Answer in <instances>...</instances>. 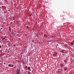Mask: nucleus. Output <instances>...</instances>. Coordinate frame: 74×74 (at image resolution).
Here are the masks:
<instances>
[{"label": "nucleus", "instance_id": "1", "mask_svg": "<svg viewBox=\"0 0 74 74\" xmlns=\"http://www.w3.org/2000/svg\"><path fill=\"white\" fill-rule=\"evenodd\" d=\"M53 55L54 57H56L58 56V53L56 52H55L53 54Z\"/></svg>", "mask_w": 74, "mask_h": 74}, {"label": "nucleus", "instance_id": "2", "mask_svg": "<svg viewBox=\"0 0 74 74\" xmlns=\"http://www.w3.org/2000/svg\"><path fill=\"white\" fill-rule=\"evenodd\" d=\"M14 66V65H12L11 64H9L8 65V67H13Z\"/></svg>", "mask_w": 74, "mask_h": 74}, {"label": "nucleus", "instance_id": "3", "mask_svg": "<svg viewBox=\"0 0 74 74\" xmlns=\"http://www.w3.org/2000/svg\"><path fill=\"white\" fill-rule=\"evenodd\" d=\"M17 74H20V70H18L17 72Z\"/></svg>", "mask_w": 74, "mask_h": 74}, {"label": "nucleus", "instance_id": "4", "mask_svg": "<svg viewBox=\"0 0 74 74\" xmlns=\"http://www.w3.org/2000/svg\"><path fill=\"white\" fill-rule=\"evenodd\" d=\"M4 54H3L2 53H1V56H4Z\"/></svg>", "mask_w": 74, "mask_h": 74}, {"label": "nucleus", "instance_id": "5", "mask_svg": "<svg viewBox=\"0 0 74 74\" xmlns=\"http://www.w3.org/2000/svg\"><path fill=\"white\" fill-rule=\"evenodd\" d=\"M30 66H29L28 67V70H30Z\"/></svg>", "mask_w": 74, "mask_h": 74}, {"label": "nucleus", "instance_id": "6", "mask_svg": "<svg viewBox=\"0 0 74 74\" xmlns=\"http://www.w3.org/2000/svg\"><path fill=\"white\" fill-rule=\"evenodd\" d=\"M26 27H27V29H29V27H28V26H27Z\"/></svg>", "mask_w": 74, "mask_h": 74}, {"label": "nucleus", "instance_id": "7", "mask_svg": "<svg viewBox=\"0 0 74 74\" xmlns=\"http://www.w3.org/2000/svg\"><path fill=\"white\" fill-rule=\"evenodd\" d=\"M9 30H11V28L10 27H9Z\"/></svg>", "mask_w": 74, "mask_h": 74}, {"label": "nucleus", "instance_id": "8", "mask_svg": "<svg viewBox=\"0 0 74 74\" xmlns=\"http://www.w3.org/2000/svg\"><path fill=\"white\" fill-rule=\"evenodd\" d=\"M25 69H27V66H26L25 67Z\"/></svg>", "mask_w": 74, "mask_h": 74}, {"label": "nucleus", "instance_id": "9", "mask_svg": "<svg viewBox=\"0 0 74 74\" xmlns=\"http://www.w3.org/2000/svg\"><path fill=\"white\" fill-rule=\"evenodd\" d=\"M71 44L72 45H73V43H71Z\"/></svg>", "mask_w": 74, "mask_h": 74}, {"label": "nucleus", "instance_id": "10", "mask_svg": "<svg viewBox=\"0 0 74 74\" xmlns=\"http://www.w3.org/2000/svg\"><path fill=\"white\" fill-rule=\"evenodd\" d=\"M31 74V73L30 72L29 73H28V74Z\"/></svg>", "mask_w": 74, "mask_h": 74}, {"label": "nucleus", "instance_id": "11", "mask_svg": "<svg viewBox=\"0 0 74 74\" xmlns=\"http://www.w3.org/2000/svg\"><path fill=\"white\" fill-rule=\"evenodd\" d=\"M5 38H3L2 39H3V40H5Z\"/></svg>", "mask_w": 74, "mask_h": 74}, {"label": "nucleus", "instance_id": "12", "mask_svg": "<svg viewBox=\"0 0 74 74\" xmlns=\"http://www.w3.org/2000/svg\"><path fill=\"white\" fill-rule=\"evenodd\" d=\"M1 48V46L0 45V48Z\"/></svg>", "mask_w": 74, "mask_h": 74}, {"label": "nucleus", "instance_id": "13", "mask_svg": "<svg viewBox=\"0 0 74 74\" xmlns=\"http://www.w3.org/2000/svg\"><path fill=\"white\" fill-rule=\"evenodd\" d=\"M64 70H65V71H66V70H67V69H65Z\"/></svg>", "mask_w": 74, "mask_h": 74}, {"label": "nucleus", "instance_id": "14", "mask_svg": "<svg viewBox=\"0 0 74 74\" xmlns=\"http://www.w3.org/2000/svg\"><path fill=\"white\" fill-rule=\"evenodd\" d=\"M6 58H7V56H6Z\"/></svg>", "mask_w": 74, "mask_h": 74}, {"label": "nucleus", "instance_id": "15", "mask_svg": "<svg viewBox=\"0 0 74 74\" xmlns=\"http://www.w3.org/2000/svg\"><path fill=\"white\" fill-rule=\"evenodd\" d=\"M4 63V64H5V63Z\"/></svg>", "mask_w": 74, "mask_h": 74}, {"label": "nucleus", "instance_id": "16", "mask_svg": "<svg viewBox=\"0 0 74 74\" xmlns=\"http://www.w3.org/2000/svg\"><path fill=\"white\" fill-rule=\"evenodd\" d=\"M73 18H74V17Z\"/></svg>", "mask_w": 74, "mask_h": 74}]
</instances>
